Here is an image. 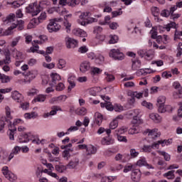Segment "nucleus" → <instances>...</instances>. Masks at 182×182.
Instances as JSON below:
<instances>
[{
    "label": "nucleus",
    "instance_id": "17",
    "mask_svg": "<svg viewBox=\"0 0 182 182\" xmlns=\"http://www.w3.org/2000/svg\"><path fill=\"white\" fill-rule=\"evenodd\" d=\"M159 113H166V112H171V106L170 105H156Z\"/></svg>",
    "mask_w": 182,
    "mask_h": 182
},
{
    "label": "nucleus",
    "instance_id": "30",
    "mask_svg": "<svg viewBox=\"0 0 182 182\" xmlns=\"http://www.w3.org/2000/svg\"><path fill=\"white\" fill-rule=\"evenodd\" d=\"M129 134H137L139 133V127L137 125H133L129 129Z\"/></svg>",
    "mask_w": 182,
    "mask_h": 182
},
{
    "label": "nucleus",
    "instance_id": "33",
    "mask_svg": "<svg viewBox=\"0 0 182 182\" xmlns=\"http://www.w3.org/2000/svg\"><path fill=\"white\" fill-rule=\"evenodd\" d=\"M13 25H16V28H18V31H22L23 29V21L22 20H17Z\"/></svg>",
    "mask_w": 182,
    "mask_h": 182
},
{
    "label": "nucleus",
    "instance_id": "52",
    "mask_svg": "<svg viewBox=\"0 0 182 182\" xmlns=\"http://www.w3.org/2000/svg\"><path fill=\"white\" fill-rule=\"evenodd\" d=\"M19 41H21V37H16L11 43V48H15V46H16V45H18V43H19Z\"/></svg>",
    "mask_w": 182,
    "mask_h": 182
},
{
    "label": "nucleus",
    "instance_id": "20",
    "mask_svg": "<svg viewBox=\"0 0 182 182\" xmlns=\"http://www.w3.org/2000/svg\"><path fill=\"white\" fill-rule=\"evenodd\" d=\"M11 97L12 99H14V100H16V102L18 103H21L22 102V95H21V93H19L18 91H14L11 93Z\"/></svg>",
    "mask_w": 182,
    "mask_h": 182
},
{
    "label": "nucleus",
    "instance_id": "3",
    "mask_svg": "<svg viewBox=\"0 0 182 182\" xmlns=\"http://www.w3.org/2000/svg\"><path fill=\"white\" fill-rule=\"evenodd\" d=\"M60 21H62V18H54L53 20H51L47 26V29L48 32L50 33L58 32V31L60 29V25H59L56 22H60Z\"/></svg>",
    "mask_w": 182,
    "mask_h": 182
},
{
    "label": "nucleus",
    "instance_id": "5",
    "mask_svg": "<svg viewBox=\"0 0 182 182\" xmlns=\"http://www.w3.org/2000/svg\"><path fill=\"white\" fill-rule=\"evenodd\" d=\"M89 15H90L89 11L81 13L79 16V19L77 20L79 25H81L82 26H86V25L88 23V19L90 16Z\"/></svg>",
    "mask_w": 182,
    "mask_h": 182
},
{
    "label": "nucleus",
    "instance_id": "50",
    "mask_svg": "<svg viewBox=\"0 0 182 182\" xmlns=\"http://www.w3.org/2000/svg\"><path fill=\"white\" fill-rule=\"evenodd\" d=\"M147 164V161H146V159H141L136 162V166H139V167H142V166H146Z\"/></svg>",
    "mask_w": 182,
    "mask_h": 182
},
{
    "label": "nucleus",
    "instance_id": "42",
    "mask_svg": "<svg viewBox=\"0 0 182 182\" xmlns=\"http://www.w3.org/2000/svg\"><path fill=\"white\" fill-rule=\"evenodd\" d=\"M102 73V70H100V68H96V67H92L91 68V75H99Z\"/></svg>",
    "mask_w": 182,
    "mask_h": 182
},
{
    "label": "nucleus",
    "instance_id": "19",
    "mask_svg": "<svg viewBox=\"0 0 182 182\" xmlns=\"http://www.w3.org/2000/svg\"><path fill=\"white\" fill-rule=\"evenodd\" d=\"M16 132V127H12V124L10 123L9 126V131H8V134L10 140H14L15 136L14 134Z\"/></svg>",
    "mask_w": 182,
    "mask_h": 182
},
{
    "label": "nucleus",
    "instance_id": "61",
    "mask_svg": "<svg viewBox=\"0 0 182 182\" xmlns=\"http://www.w3.org/2000/svg\"><path fill=\"white\" fill-rule=\"evenodd\" d=\"M43 68H46L47 69H53V68H55V63H51L48 64L46 63H43Z\"/></svg>",
    "mask_w": 182,
    "mask_h": 182
},
{
    "label": "nucleus",
    "instance_id": "22",
    "mask_svg": "<svg viewBox=\"0 0 182 182\" xmlns=\"http://www.w3.org/2000/svg\"><path fill=\"white\" fill-rule=\"evenodd\" d=\"M87 156H92V154H96L97 148L93 145H89L87 148Z\"/></svg>",
    "mask_w": 182,
    "mask_h": 182
},
{
    "label": "nucleus",
    "instance_id": "21",
    "mask_svg": "<svg viewBox=\"0 0 182 182\" xmlns=\"http://www.w3.org/2000/svg\"><path fill=\"white\" fill-rule=\"evenodd\" d=\"M149 118L154 122V123H160L161 122V117L157 113H151L149 114Z\"/></svg>",
    "mask_w": 182,
    "mask_h": 182
},
{
    "label": "nucleus",
    "instance_id": "36",
    "mask_svg": "<svg viewBox=\"0 0 182 182\" xmlns=\"http://www.w3.org/2000/svg\"><path fill=\"white\" fill-rule=\"evenodd\" d=\"M164 177H166L168 180H173L174 178V171H169L164 174Z\"/></svg>",
    "mask_w": 182,
    "mask_h": 182
},
{
    "label": "nucleus",
    "instance_id": "37",
    "mask_svg": "<svg viewBox=\"0 0 182 182\" xmlns=\"http://www.w3.org/2000/svg\"><path fill=\"white\" fill-rule=\"evenodd\" d=\"M105 75H106L105 80L107 82H113V80H114V75H113L112 74H109V73L105 72Z\"/></svg>",
    "mask_w": 182,
    "mask_h": 182
},
{
    "label": "nucleus",
    "instance_id": "38",
    "mask_svg": "<svg viewBox=\"0 0 182 182\" xmlns=\"http://www.w3.org/2000/svg\"><path fill=\"white\" fill-rule=\"evenodd\" d=\"M76 113L79 115V116H85V114H86L87 113V111L86 110V108L85 107H81V108H78L76 110Z\"/></svg>",
    "mask_w": 182,
    "mask_h": 182
},
{
    "label": "nucleus",
    "instance_id": "55",
    "mask_svg": "<svg viewBox=\"0 0 182 182\" xmlns=\"http://www.w3.org/2000/svg\"><path fill=\"white\" fill-rule=\"evenodd\" d=\"M79 130V127L76 126L70 127L69 129H68L67 132H65V134H70L72 132H76Z\"/></svg>",
    "mask_w": 182,
    "mask_h": 182
},
{
    "label": "nucleus",
    "instance_id": "34",
    "mask_svg": "<svg viewBox=\"0 0 182 182\" xmlns=\"http://www.w3.org/2000/svg\"><path fill=\"white\" fill-rule=\"evenodd\" d=\"M166 103V97L161 95L157 99L156 106H161V105H165Z\"/></svg>",
    "mask_w": 182,
    "mask_h": 182
},
{
    "label": "nucleus",
    "instance_id": "43",
    "mask_svg": "<svg viewBox=\"0 0 182 182\" xmlns=\"http://www.w3.org/2000/svg\"><path fill=\"white\" fill-rule=\"evenodd\" d=\"M5 110H6V119H10V120H11V119H13L12 115L11 114V108L9 106H6L5 107Z\"/></svg>",
    "mask_w": 182,
    "mask_h": 182
},
{
    "label": "nucleus",
    "instance_id": "63",
    "mask_svg": "<svg viewBox=\"0 0 182 182\" xmlns=\"http://www.w3.org/2000/svg\"><path fill=\"white\" fill-rule=\"evenodd\" d=\"M173 96L177 99L178 97L179 99H182V88H180L178 90V92L173 94Z\"/></svg>",
    "mask_w": 182,
    "mask_h": 182
},
{
    "label": "nucleus",
    "instance_id": "39",
    "mask_svg": "<svg viewBox=\"0 0 182 182\" xmlns=\"http://www.w3.org/2000/svg\"><path fill=\"white\" fill-rule=\"evenodd\" d=\"M0 80L2 82V83H8V82L11 80V78L8 75L0 74Z\"/></svg>",
    "mask_w": 182,
    "mask_h": 182
},
{
    "label": "nucleus",
    "instance_id": "40",
    "mask_svg": "<svg viewBox=\"0 0 182 182\" xmlns=\"http://www.w3.org/2000/svg\"><path fill=\"white\" fill-rule=\"evenodd\" d=\"M66 66V61L63 59H60L58 60V63L57 64V67L58 69H63Z\"/></svg>",
    "mask_w": 182,
    "mask_h": 182
},
{
    "label": "nucleus",
    "instance_id": "18",
    "mask_svg": "<svg viewBox=\"0 0 182 182\" xmlns=\"http://www.w3.org/2000/svg\"><path fill=\"white\" fill-rule=\"evenodd\" d=\"M73 35H75L76 36H80L81 38H86V36H87L86 31H85L80 28L73 29Z\"/></svg>",
    "mask_w": 182,
    "mask_h": 182
},
{
    "label": "nucleus",
    "instance_id": "12",
    "mask_svg": "<svg viewBox=\"0 0 182 182\" xmlns=\"http://www.w3.org/2000/svg\"><path fill=\"white\" fill-rule=\"evenodd\" d=\"M79 166V158L77 156L73 157L68 164V168H76Z\"/></svg>",
    "mask_w": 182,
    "mask_h": 182
},
{
    "label": "nucleus",
    "instance_id": "56",
    "mask_svg": "<svg viewBox=\"0 0 182 182\" xmlns=\"http://www.w3.org/2000/svg\"><path fill=\"white\" fill-rule=\"evenodd\" d=\"M68 10H66V9H63L60 11V15H63L64 16V18L66 19V18H68V16H72V15L68 14Z\"/></svg>",
    "mask_w": 182,
    "mask_h": 182
},
{
    "label": "nucleus",
    "instance_id": "54",
    "mask_svg": "<svg viewBox=\"0 0 182 182\" xmlns=\"http://www.w3.org/2000/svg\"><path fill=\"white\" fill-rule=\"evenodd\" d=\"M132 123H134V124H140V123H141V119H140V116H134V118L132 119Z\"/></svg>",
    "mask_w": 182,
    "mask_h": 182
},
{
    "label": "nucleus",
    "instance_id": "26",
    "mask_svg": "<svg viewBox=\"0 0 182 182\" xmlns=\"http://www.w3.org/2000/svg\"><path fill=\"white\" fill-rule=\"evenodd\" d=\"M19 151H21V147L19 146H15L14 149H13L11 153L10 154L9 156V160H12V158L14 157V156H15L16 154H18Z\"/></svg>",
    "mask_w": 182,
    "mask_h": 182
},
{
    "label": "nucleus",
    "instance_id": "16",
    "mask_svg": "<svg viewBox=\"0 0 182 182\" xmlns=\"http://www.w3.org/2000/svg\"><path fill=\"white\" fill-rule=\"evenodd\" d=\"M113 143H114V140L113 139V138H112V136L109 135L108 136L102 138V139L101 140V144H102V146H109L110 144H113Z\"/></svg>",
    "mask_w": 182,
    "mask_h": 182
},
{
    "label": "nucleus",
    "instance_id": "15",
    "mask_svg": "<svg viewBox=\"0 0 182 182\" xmlns=\"http://www.w3.org/2000/svg\"><path fill=\"white\" fill-rule=\"evenodd\" d=\"M51 77V83L50 86H55L56 85L57 82H59L60 80V75L56 73H52L50 74Z\"/></svg>",
    "mask_w": 182,
    "mask_h": 182
},
{
    "label": "nucleus",
    "instance_id": "51",
    "mask_svg": "<svg viewBox=\"0 0 182 182\" xmlns=\"http://www.w3.org/2000/svg\"><path fill=\"white\" fill-rule=\"evenodd\" d=\"M89 50V48H87V46H82L78 48V53H87V52Z\"/></svg>",
    "mask_w": 182,
    "mask_h": 182
},
{
    "label": "nucleus",
    "instance_id": "60",
    "mask_svg": "<svg viewBox=\"0 0 182 182\" xmlns=\"http://www.w3.org/2000/svg\"><path fill=\"white\" fill-rule=\"evenodd\" d=\"M171 28H176L175 22H171L166 26V29L167 32H170V29H171Z\"/></svg>",
    "mask_w": 182,
    "mask_h": 182
},
{
    "label": "nucleus",
    "instance_id": "13",
    "mask_svg": "<svg viewBox=\"0 0 182 182\" xmlns=\"http://www.w3.org/2000/svg\"><path fill=\"white\" fill-rule=\"evenodd\" d=\"M153 149H159V144H156V142H154L151 145H144L142 150L144 153H151V150H153Z\"/></svg>",
    "mask_w": 182,
    "mask_h": 182
},
{
    "label": "nucleus",
    "instance_id": "24",
    "mask_svg": "<svg viewBox=\"0 0 182 182\" xmlns=\"http://www.w3.org/2000/svg\"><path fill=\"white\" fill-rule=\"evenodd\" d=\"M38 23H40L39 20H38L37 18H33L28 24L27 28L28 29H32L38 26Z\"/></svg>",
    "mask_w": 182,
    "mask_h": 182
},
{
    "label": "nucleus",
    "instance_id": "6",
    "mask_svg": "<svg viewBox=\"0 0 182 182\" xmlns=\"http://www.w3.org/2000/svg\"><path fill=\"white\" fill-rule=\"evenodd\" d=\"M3 175L7 180H9V181H15L16 180V176L15 175L9 171V168L8 166H4L1 170Z\"/></svg>",
    "mask_w": 182,
    "mask_h": 182
},
{
    "label": "nucleus",
    "instance_id": "46",
    "mask_svg": "<svg viewBox=\"0 0 182 182\" xmlns=\"http://www.w3.org/2000/svg\"><path fill=\"white\" fill-rule=\"evenodd\" d=\"M158 153L161 154V156H164L166 161H170V155L166 153V151H158Z\"/></svg>",
    "mask_w": 182,
    "mask_h": 182
},
{
    "label": "nucleus",
    "instance_id": "28",
    "mask_svg": "<svg viewBox=\"0 0 182 182\" xmlns=\"http://www.w3.org/2000/svg\"><path fill=\"white\" fill-rule=\"evenodd\" d=\"M141 66V62L139 60H132V69L133 70H137V69H140Z\"/></svg>",
    "mask_w": 182,
    "mask_h": 182
},
{
    "label": "nucleus",
    "instance_id": "9",
    "mask_svg": "<svg viewBox=\"0 0 182 182\" xmlns=\"http://www.w3.org/2000/svg\"><path fill=\"white\" fill-rule=\"evenodd\" d=\"M65 43L68 49H71V48H76L78 43L77 40H75V38H72L70 37L65 38Z\"/></svg>",
    "mask_w": 182,
    "mask_h": 182
},
{
    "label": "nucleus",
    "instance_id": "7",
    "mask_svg": "<svg viewBox=\"0 0 182 182\" xmlns=\"http://www.w3.org/2000/svg\"><path fill=\"white\" fill-rule=\"evenodd\" d=\"M109 56L115 59V60H123L124 59V55L119 50L112 49L109 52Z\"/></svg>",
    "mask_w": 182,
    "mask_h": 182
},
{
    "label": "nucleus",
    "instance_id": "1",
    "mask_svg": "<svg viewBox=\"0 0 182 182\" xmlns=\"http://www.w3.org/2000/svg\"><path fill=\"white\" fill-rule=\"evenodd\" d=\"M41 11H42V7H41V4H38L36 2L29 4L26 8V12L27 14H31L32 16H36Z\"/></svg>",
    "mask_w": 182,
    "mask_h": 182
},
{
    "label": "nucleus",
    "instance_id": "31",
    "mask_svg": "<svg viewBox=\"0 0 182 182\" xmlns=\"http://www.w3.org/2000/svg\"><path fill=\"white\" fill-rule=\"evenodd\" d=\"M15 28H16V25L12 24V26L9 27L8 29L5 31L4 35L6 36H9V35H11L12 33H14V31H14V29H15Z\"/></svg>",
    "mask_w": 182,
    "mask_h": 182
},
{
    "label": "nucleus",
    "instance_id": "59",
    "mask_svg": "<svg viewBox=\"0 0 182 182\" xmlns=\"http://www.w3.org/2000/svg\"><path fill=\"white\" fill-rule=\"evenodd\" d=\"M109 43H117V41H119V37L117 36H110Z\"/></svg>",
    "mask_w": 182,
    "mask_h": 182
},
{
    "label": "nucleus",
    "instance_id": "57",
    "mask_svg": "<svg viewBox=\"0 0 182 182\" xmlns=\"http://www.w3.org/2000/svg\"><path fill=\"white\" fill-rule=\"evenodd\" d=\"M39 93V90L32 88L28 92V96H35V95H38Z\"/></svg>",
    "mask_w": 182,
    "mask_h": 182
},
{
    "label": "nucleus",
    "instance_id": "44",
    "mask_svg": "<svg viewBox=\"0 0 182 182\" xmlns=\"http://www.w3.org/2000/svg\"><path fill=\"white\" fill-rule=\"evenodd\" d=\"M38 116V114L35 112H31V113H26L24 114V117L27 119H33Z\"/></svg>",
    "mask_w": 182,
    "mask_h": 182
},
{
    "label": "nucleus",
    "instance_id": "47",
    "mask_svg": "<svg viewBox=\"0 0 182 182\" xmlns=\"http://www.w3.org/2000/svg\"><path fill=\"white\" fill-rule=\"evenodd\" d=\"M47 18V16H46V12H42L40 15V16L36 18L37 21H38V23H41V22L43 21H45Z\"/></svg>",
    "mask_w": 182,
    "mask_h": 182
},
{
    "label": "nucleus",
    "instance_id": "8",
    "mask_svg": "<svg viewBox=\"0 0 182 182\" xmlns=\"http://www.w3.org/2000/svg\"><path fill=\"white\" fill-rule=\"evenodd\" d=\"M159 132L158 129H146L144 132V134H148L149 137H151L152 139H157V137H160L161 134Z\"/></svg>",
    "mask_w": 182,
    "mask_h": 182
},
{
    "label": "nucleus",
    "instance_id": "27",
    "mask_svg": "<svg viewBox=\"0 0 182 182\" xmlns=\"http://www.w3.org/2000/svg\"><path fill=\"white\" fill-rule=\"evenodd\" d=\"M154 58V51L153 50H149L145 53V59L146 60H151Z\"/></svg>",
    "mask_w": 182,
    "mask_h": 182
},
{
    "label": "nucleus",
    "instance_id": "48",
    "mask_svg": "<svg viewBox=\"0 0 182 182\" xmlns=\"http://www.w3.org/2000/svg\"><path fill=\"white\" fill-rule=\"evenodd\" d=\"M141 105L144 106V107H146V109H153V104H151V102H148L147 101H143L141 102Z\"/></svg>",
    "mask_w": 182,
    "mask_h": 182
},
{
    "label": "nucleus",
    "instance_id": "11",
    "mask_svg": "<svg viewBox=\"0 0 182 182\" xmlns=\"http://www.w3.org/2000/svg\"><path fill=\"white\" fill-rule=\"evenodd\" d=\"M15 19H16L15 14H10L6 17L3 18L2 21L4 25H8L15 22Z\"/></svg>",
    "mask_w": 182,
    "mask_h": 182
},
{
    "label": "nucleus",
    "instance_id": "35",
    "mask_svg": "<svg viewBox=\"0 0 182 182\" xmlns=\"http://www.w3.org/2000/svg\"><path fill=\"white\" fill-rule=\"evenodd\" d=\"M26 76L28 77V79H31V80L35 79L36 76H38V72L37 71H30L26 73Z\"/></svg>",
    "mask_w": 182,
    "mask_h": 182
},
{
    "label": "nucleus",
    "instance_id": "62",
    "mask_svg": "<svg viewBox=\"0 0 182 182\" xmlns=\"http://www.w3.org/2000/svg\"><path fill=\"white\" fill-rule=\"evenodd\" d=\"M130 156L134 159L139 156V151H136L134 149H130Z\"/></svg>",
    "mask_w": 182,
    "mask_h": 182
},
{
    "label": "nucleus",
    "instance_id": "4",
    "mask_svg": "<svg viewBox=\"0 0 182 182\" xmlns=\"http://www.w3.org/2000/svg\"><path fill=\"white\" fill-rule=\"evenodd\" d=\"M100 105L101 107H106V109L109 110V112H112V110L116 112H123V107L117 104H116L114 107L110 102H105V103L101 102Z\"/></svg>",
    "mask_w": 182,
    "mask_h": 182
},
{
    "label": "nucleus",
    "instance_id": "25",
    "mask_svg": "<svg viewBox=\"0 0 182 182\" xmlns=\"http://www.w3.org/2000/svg\"><path fill=\"white\" fill-rule=\"evenodd\" d=\"M95 122L98 126H100L102 124V122H103V116H102V114L99 112H96L95 114Z\"/></svg>",
    "mask_w": 182,
    "mask_h": 182
},
{
    "label": "nucleus",
    "instance_id": "53",
    "mask_svg": "<svg viewBox=\"0 0 182 182\" xmlns=\"http://www.w3.org/2000/svg\"><path fill=\"white\" fill-rule=\"evenodd\" d=\"M13 55L15 56L17 60H19V59H22V53H21L20 51L14 50Z\"/></svg>",
    "mask_w": 182,
    "mask_h": 182
},
{
    "label": "nucleus",
    "instance_id": "32",
    "mask_svg": "<svg viewBox=\"0 0 182 182\" xmlns=\"http://www.w3.org/2000/svg\"><path fill=\"white\" fill-rule=\"evenodd\" d=\"M80 4V0H68V6H71V8H75V6H77Z\"/></svg>",
    "mask_w": 182,
    "mask_h": 182
},
{
    "label": "nucleus",
    "instance_id": "2",
    "mask_svg": "<svg viewBox=\"0 0 182 182\" xmlns=\"http://www.w3.org/2000/svg\"><path fill=\"white\" fill-rule=\"evenodd\" d=\"M41 41H33L32 42V45L34 47H31V52H33L34 53V52H36L37 53H41V55H45V51L43 50H39V46L36 45V43H42V41L43 42H45L46 41L48 40V37H46V36H39Z\"/></svg>",
    "mask_w": 182,
    "mask_h": 182
},
{
    "label": "nucleus",
    "instance_id": "45",
    "mask_svg": "<svg viewBox=\"0 0 182 182\" xmlns=\"http://www.w3.org/2000/svg\"><path fill=\"white\" fill-rule=\"evenodd\" d=\"M68 83L69 86L68 88V92H71V90L76 86V83H75V81H73L70 78H68Z\"/></svg>",
    "mask_w": 182,
    "mask_h": 182
},
{
    "label": "nucleus",
    "instance_id": "29",
    "mask_svg": "<svg viewBox=\"0 0 182 182\" xmlns=\"http://www.w3.org/2000/svg\"><path fill=\"white\" fill-rule=\"evenodd\" d=\"M62 112V108L59 106H53L51 107V111L50 112L49 114L50 116H55L58 112Z\"/></svg>",
    "mask_w": 182,
    "mask_h": 182
},
{
    "label": "nucleus",
    "instance_id": "14",
    "mask_svg": "<svg viewBox=\"0 0 182 182\" xmlns=\"http://www.w3.org/2000/svg\"><path fill=\"white\" fill-rule=\"evenodd\" d=\"M90 69V63L89 61H84L81 63L80 70L82 73H86Z\"/></svg>",
    "mask_w": 182,
    "mask_h": 182
},
{
    "label": "nucleus",
    "instance_id": "10",
    "mask_svg": "<svg viewBox=\"0 0 182 182\" xmlns=\"http://www.w3.org/2000/svg\"><path fill=\"white\" fill-rule=\"evenodd\" d=\"M131 178L132 181L140 182L141 178V172L139 169H135L132 171L131 175Z\"/></svg>",
    "mask_w": 182,
    "mask_h": 182
},
{
    "label": "nucleus",
    "instance_id": "58",
    "mask_svg": "<svg viewBox=\"0 0 182 182\" xmlns=\"http://www.w3.org/2000/svg\"><path fill=\"white\" fill-rule=\"evenodd\" d=\"M56 90L58 92H62V90H63L65 89V84L60 82L56 85Z\"/></svg>",
    "mask_w": 182,
    "mask_h": 182
},
{
    "label": "nucleus",
    "instance_id": "49",
    "mask_svg": "<svg viewBox=\"0 0 182 182\" xmlns=\"http://www.w3.org/2000/svg\"><path fill=\"white\" fill-rule=\"evenodd\" d=\"M119 126V121L113 119V121L109 124V128L112 130L116 129Z\"/></svg>",
    "mask_w": 182,
    "mask_h": 182
},
{
    "label": "nucleus",
    "instance_id": "23",
    "mask_svg": "<svg viewBox=\"0 0 182 182\" xmlns=\"http://www.w3.org/2000/svg\"><path fill=\"white\" fill-rule=\"evenodd\" d=\"M8 122L9 120L6 119V117L4 115L0 116V132H2L5 129V126Z\"/></svg>",
    "mask_w": 182,
    "mask_h": 182
},
{
    "label": "nucleus",
    "instance_id": "64",
    "mask_svg": "<svg viewBox=\"0 0 182 182\" xmlns=\"http://www.w3.org/2000/svg\"><path fill=\"white\" fill-rule=\"evenodd\" d=\"M42 79V85H43L44 86L49 83V77H48L47 75L43 76Z\"/></svg>",
    "mask_w": 182,
    "mask_h": 182
},
{
    "label": "nucleus",
    "instance_id": "41",
    "mask_svg": "<svg viewBox=\"0 0 182 182\" xmlns=\"http://www.w3.org/2000/svg\"><path fill=\"white\" fill-rule=\"evenodd\" d=\"M45 100H46V96L43 95H39L34 99V102H45Z\"/></svg>",
    "mask_w": 182,
    "mask_h": 182
}]
</instances>
